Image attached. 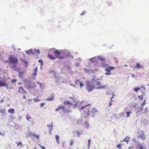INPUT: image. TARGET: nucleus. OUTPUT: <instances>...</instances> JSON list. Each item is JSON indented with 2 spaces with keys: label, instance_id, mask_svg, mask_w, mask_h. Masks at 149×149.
<instances>
[{
  "label": "nucleus",
  "instance_id": "obj_4",
  "mask_svg": "<svg viewBox=\"0 0 149 149\" xmlns=\"http://www.w3.org/2000/svg\"><path fill=\"white\" fill-rule=\"evenodd\" d=\"M116 67H115L109 66L105 69V71H106L105 74L106 75H111V71L113 70Z\"/></svg>",
  "mask_w": 149,
  "mask_h": 149
},
{
  "label": "nucleus",
  "instance_id": "obj_3",
  "mask_svg": "<svg viewBox=\"0 0 149 149\" xmlns=\"http://www.w3.org/2000/svg\"><path fill=\"white\" fill-rule=\"evenodd\" d=\"M19 61L17 58L15 57L13 55L9 56L8 62L10 64H13L12 68L14 70H17V64Z\"/></svg>",
  "mask_w": 149,
  "mask_h": 149
},
{
  "label": "nucleus",
  "instance_id": "obj_47",
  "mask_svg": "<svg viewBox=\"0 0 149 149\" xmlns=\"http://www.w3.org/2000/svg\"><path fill=\"white\" fill-rule=\"evenodd\" d=\"M34 72H36L37 71V68L36 67L35 69H34Z\"/></svg>",
  "mask_w": 149,
  "mask_h": 149
},
{
  "label": "nucleus",
  "instance_id": "obj_22",
  "mask_svg": "<svg viewBox=\"0 0 149 149\" xmlns=\"http://www.w3.org/2000/svg\"><path fill=\"white\" fill-rule=\"evenodd\" d=\"M55 78L56 83H59V82L61 81V79L57 77V78Z\"/></svg>",
  "mask_w": 149,
  "mask_h": 149
},
{
  "label": "nucleus",
  "instance_id": "obj_5",
  "mask_svg": "<svg viewBox=\"0 0 149 149\" xmlns=\"http://www.w3.org/2000/svg\"><path fill=\"white\" fill-rule=\"evenodd\" d=\"M95 86L89 82H88L86 83V89L88 92H91L94 89Z\"/></svg>",
  "mask_w": 149,
  "mask_h": 149
},
{
  "label": "nucleus",
  "instance_id": "obj_32",
  "mask_svg": "<svg viewBox=\"0 0 149 149\" xmlns=\"http://www.w3.org/2000/svg\"><path fill=\"white\" fill-rule=\"evenodd\" d=\"M95 59V57H93L92 58H90V60L91 62L94 63L95 62V61H94Z\"/></svg>",
  "mask_w": 149,
  "mask_h": 149
},
{
  "label": "nucleus",
  "instance_id": "obj_27",
  "mask_svg": "<svg viewBox=\"0 0 149 149\" xmlns=\"http://www.w3.org/2000/svg\"><path fill=\"white\" fill-rule=\"evenodd\" d=\"M140 90V88L139 87H137L136 88H134V90L136 92H138V90Z\"/></svg>",
  "mask_w": 149,
  "mask_h": 149
},
{
  "label": "nucleus",
  "instance_id": "obj_9",
  "mask_svg": "<svg viewBox=\"0 0 149 149\" xmlns=\"http://www.w3.org/2000/svg\"><path fill=\"white\" fill-rule=\"evenodd\" d=\"M140 92L141 93V95H138V97L140 98L141 100H143V96L144 95H145V93L144 92H143L142 91H141Z\"/></svg>",
  "mask_w": 149,
  "mask_h": 149
},
{
  "label": "nucleus",
  "instance_id": "obj_57",
  "mask_svg": "<svg viewBox=\"0 0 149 149\" xmlns=\"http://www.w3.org/2000/svg\"><path fill=\"white\" fill-rule=\"evenodd\" d=\"M134 77V74H132V77Z\"/></svg>",
  "mask_w": 149,
  "mask_h": 149
},
{
  "label": "nucleus",
  "instance_id": "obj_15",
  "mask_svg": "<svg viewBox=\"0 0 149 149\" xmlns=\"http://www.w3.org/2000/svg\"><path fill=\"white\" fill-rule=\"evenodd\" d=\"M142 68V67L140 65V64L139 63H137L134 67V68L137 69H139L140 68Z\"/></svg>",
  "mask_w": 149,
  "mask_h": 149
},
{
  "label": "nucleus",
  "instance_id": "obj_2",
  "mask_svg": "<svg viewBox=\"0 0 149 149\" xmlns=\"http://www.w3.org/2000/svg\"><path fill=\"white\" fill-rule=\"evenodd\" d=\"M54 54H55V57L54 56L48 54V58L52 60H55L56 59V58H58L59 59H64L65 57H67L68 56H69L68 55H66L65 54H64L62 56H60L61 55V52L58 51V50H55L54 51Z\"/></svg>",
  "mask_w": 149,
  "mask_h": 149
},
{
  "label": "nucleus",
  "instance_id": "obj_45",
  "mask_svg": "<svg viewBox=\"0 0 149 149\" xmlns=\"http://www.w3.org/2000/svg\"><path fill=\"white\" fill-rule=\"evenodd\" d=\"M37 83L39 84L40 85L41 87L42 86V84L39 81H37Z\"/></svg>",
  "mask_w": 149,
  "mask_h": 149
},
{
  "label": "nucleus",
  "instance_id": "obj_44",
  "mask_svg": "<svg viewBox=\"0 0 149 149\" xmlns=\"http://www.w3.org/2000/svg\"><path fill=\"white\" fill-rule=\"evenodd\" d=\"M38 62L41 63V65H42L43 62L41 60H38Z\"/></svg>",
  "mask_w": 149,
  "mask_h": 149
},
{
  "label": "nucleus",
  "instance_id": "obj_18",
  "mask_svg": "<svg viewBox=\"0 0 149 149\" xmlns=\"http://www.w3.org/2000/svg\"><path fill=\"white\" fill-rule=\"evenodd\" d=\"M129 139V138L127 136L126 137L124 140L121 142L125 141L127 143H128V142L129 141V140L128 139Z\"/></svg>",
  "mask_w": 149,
  "mask_h": 149
},
{
  "label": "nucleus",
  "instance_id": "obj_1",
  "mask_svg": "<svg viewBox=\"0 0 149 149\" xmlns=\"http://www.w3.org/2000/svg\"><path fill=\"white\" fill-rule=\"evenodd\" d=\"M90 105V104H89L81 108V109H84L85 113L84 117L85 118H88L90 116L93 117L98 113V111L95 108L93 107L91 109V107H88Z\"/></svg>",
  "mask_w": 149,
  "mask_h": 149
},
{
  "label": "nucleus",
  "instance_id": "obj_10",
  "mask_svg": "<svg viewBox=\"0 0 149 149\" xmlns=\"http://www.w3.org/2000/svg\"><path fill=\"white\" fill-rule=\"evenodd\" d=\"M54 96L53 94H52L49 97L47 98L46 99V100L47 101H51L54 99Z\"/></svg>",
  "mask_w": 149,
  "mask_h": 149
},
{
  "label": "nucleus",
  "instance_id": "obj_7",
  "mask_svg": "<svg viewBox=\"0 0 149 149\" xmlns=\"http://www.w3.org/2000/svg\"><path fill=\"white\" fill-rule=\"evenodd\" d=\"M18 92L21 93H26L27 92L23 88L22 86H20L18 88Z\"/></svg>",
  "mask_w": 149,
  "mask_h": 149
},
{
  "label": "nucleus",
  "instance_id": "obj_19",
  "mask_svg": "<svg viewBox=\"0 0 149 149\" xmlns=\"http://www.w3.org/2000/svg\"><path fill=\"white\" fill-rule=\"evenodd\" d=\"M139 149H146V148L141 144H139Z\"/></svg>",
  "mask_w": 149,
  "mask_h": 149
},
{
  "label": "nucleus",
  "instance_id": "obj_16",
  "mask_svg": "<svg viewBox=\"0 0 149 149\" xmlns=\"http://www.w3.org/2000/svg\"><path fill=\"white\" fill-rule=\"evenodd\" d=\"M16 143L17 144V147L19 146L20 147H22L23 146V145L21 141H19L18 142H16Z\"/></svg>",
  "mask_w": 149,
  "mask_h": 149
},
{
  "label": "nucleus",
  "instance_id": "obj_64",
  "mask_svg": "<svg viewBox=\"0 0 149 149\" xmlns=\"http://www.w3.org/2000/svg\"><path fill=\"white\" fill-rule=\"evenodd\" d=\"M129 149H130V148H129Z\"/></svg>",
  "mask_w": 149,
  "mask_h": 149
},
{
  "label": "nucleus",
  "instance_id": "obj_13",
  "mask_svg": "<svg viewBox=\"0 0 149 149\" xmlns=\"http://www.w3.org/2000/svg\"><path fill=\"white\" fill-rule=\"evenodd\" d=\"M26 52L27 54L29 55L32 54L34 53L32 51V49H31L28 51H26Z\"/></svg>",
  "mask_w": 149,
  "mask_h": 149
},
{
  "label": "nucleus",
  "instance_id": "obj_54",
  "mask_svg": "<svg viewBox=\"0 0 149 149\" xmlns=\"http://www.w3.org/2000/svg\"><path fill=\"white\" fill-rule=\"evenodd\" d=\"M3 101V99H2L1 100H0V102L1 103H2Z\"/></svg>",
  "mask_w": 149,
  "mask_h": 149
},
{
  "label": "nucleus",
  "instance_id": "obj_40",
  "mask_svg": "<svg viewBox=\"0 0 149 149\" xmlns=\"http://www.w3.org/2000/svg\"><path fill=\"white\" fill-rule=\"evenodd\" d=\"M79 81V80L78 79H76L75 81V84L76 85V86H78V84H77L78 82Z\"/></svg>",
  "mask_w": 149,
  "mask_h": 149
},
{
  "label": "nucleus",
  "instance_id": "obj_61",
  "mask_svg": "<svg viewBox=\"0 0 149 149\" xmlns=\"http://www.w3.org/2000/svg\"><path fill=\"white\" fill-rule=\"evenodd\" d=\"M69 98H70V99H73V98L72 97H70Z\"/></svg>",
  "mask_w": 149,
  "mask_h": 149
},
{
  "label": "nucleus",
  "instance_id": "obj_43",
  "mask_svg": "<svg viewBox=\"0 0 149 149\" xmlns=\"http://www.w3.org/2000/svg\"><path fill=\"white\" fill-rule=\"evenodd\" d=\"M86 13V11H83L82 13L80 15L81 16V15H84L85 13Z\"/></svg>",
  "mask_w": 149,
  "mask_h": 149
},
{
  "label": "nucleus",
  "instance_id": "obj_33",
  "mask_svg": "<svg viewBox=\"0 0 149 149\" xmlns=\"http://www.w3.org/2000/svg\"><path fill=\"white\" fill-rule=\"evenodd\" d=\"M17 81V80L16 79H13L12 80H11V82L12 83H13L15 82H16Z\"/></svg>",
  "mask_w": 149,
  "mask_h": 149
},
{
  "label": "nucleus",
  "instance_id": "obj_60",
  "mask_svg": "<svg viewBox=\"0 0 149 149\" xmlns=\"http://www.w3.org/2000/svg\"><path fill=\"white\" fill-rule=\"evenodd\" d=\"M28 101H31V102H32V100H31V99H28Z\"/></svg>",
  "mask_w": 149,
  "mask_h": 149
},
{
  "label": "nucleus",
  "instance_id": "obj_29",
  "mask_svg": "<svg viewBox=\"0 0 149 149\" xmlns=\"http://www.w3.org/2000/svg\"><path fill=\"white\" fill-rule=\"evenodd\" d=\"M23 62L24 63L25 65L26 66V67H27L28 65V63L27 61H25L24 60L23 61Z\"/></svg>",
  "mask_w": 149,
  "mask_h": 149
},
{
  "label": "nucleus",
  "instance_id": "obj_53",
  "mask_svg": "<svg viewBox=\"0 0 149 149\" xmlns=\"http://www.w3.org/2000/svg\"><path fill=\"white\" fill-rule=\"evenodd\" d=\"M114 96V95H113V96L111 98V102H112V100H111L113 98V97Z\"/></svg>",
  "mask_w": 149,
  "mask_h": 149
},
{
  "label": "nucleus",
  "instance_id": "obj_59",
  "mask_svg": "<svg viewBox=\"0 0 149 149\" xmlns=\"http://www.w3.org/2000/svg\"><path fill=\"white\" fill-rule=\"evenodd\" d=\"M36 52H38V53H39V52H40V51H39V50H37V51H36Z\"/></svg>",
  "mask_w": 149,
  "mask_h": 149
},
{
  "label": "nucleus",
  "instance_id": "obj_39",
  "mask_svg": "<svg viewBox=\"0 0 149 149\" xmlns=\"http://www.w3.org/2000/svg\"><path fill=\"white\" fill-rule=\"evenodd\" d=\"M33 100L35 102H36L38 101H40V100L38 99H34Z\"/></svg>",
  "mask_w": 149,
  "mask_h": 149
},
{
  "label": "nucleus",
  "instance_id": "obj_38",
  "mask_svg": "<svg viewBox=\"0 0 149 149\" xmlns=\"http://www.w3.org/2000/svg\"><path fill=\"white\" fill-rule=\"evenodd\" d=\"M73 143H74V141H73V140H71L70 141V146H72L73 145Z\"/></svg>",
  "mask_w": 149,
  "mask_h": 149
},
{
  "label": "nucleus",
  "instance_id": "obj_21",
  "mask_svg": "<svg viewBox=\"0 0 149 149\" xmlns=\"http://www.w3.org/2000/svg\"><path fill=\"white\" fill-rule=\"evenodd\" d=\"M6 111V109H0V112L2 113H5Z\"/></svg>",
  "mask_w": 149,
  "mask_h": 149
},
{
  "label": "nucleus",
  "instance_id": "obj_20",
  "mask_svg": "<svg viewBox=\"0 0 149 149\" xmlns=\"http://www.w3.org/2000/svg\"><path fill=\"white\" fill-rule=\"evenodd\" d=\"M98 59L102 61H103L105 60V58L104 57H103L101 56H99L98 57Z\"/></svg>",
  "mask_w": 149,
  "mask_h": 149
},
{
  "label": "nucleus",
  "instance_id": "obj_17",
  "mask_svg": "<svg viewBox=\"0 0 149 149\" xmlns=\"http://www.w3.org/2000/svg\"><path fill=\"white\" fill-rule=\"evenodd\" d=\"M64 104H69L71 105H73V104L70 102V101H65L64 102Z\"/></svg>",
  "mask_w": 149,
  "mask_h": 149
},
{
  "label": "nucleus",
  "instance_id": "obj_56",
  "mask_svg": "<svg viewBox=\"0 0 149 149\" xmlns=\"http://www.w3.org/2000/svg\"><path fill=\"white\" fill-rule=\"evenodd\" d=\"M112 105V103L111 102H110L109 103V107L110 106Z\"/></svg>",
  "mask_w": 149,
  "mask_h": 149
},
{
  "label": "nucleus",
  "instance_id": "obj_11",
  "mask_svg": "<svg viewBox=\"0 0 149 149\" xmlns=\"http://www.w3.org/2000/svg\"><path fill=\"white\" fill-rule=\"evenodd\" d=\"M102 68H107L108 67V64L107 63H106L104 62H102Z\"/></svg>",
  "mask_w": 149,
  "mask_h": 149
},
{
  "label": "nucleus",
  "instance_id": "obj_26",
  "mask_svg": "<svg viewBox=\"0 0 149 149\" xmlns=\"http://www.w3.org/2000/svg\"><path fill=\"white\" fill-rule=\"evenodd\" d=\"M33 136L35 137L37 139H39V135L38 134H33Z\"/></svg>",
  "mask_w": 149,
  "mask_h": 149
},
{
  "label": "nucleus",
  "instance_id": "obj_63",
  "mask_svg": "<svg viewBox=\"0 0 149 149\" xmlns=\"http://www.w3.org/2000/svg\"><path fill=\"white\" fill-rule=\"evenodd\" d=\"M33 149H37V148H35Z\"/></svg>",
  "mask_w": 149,
  "mask_h": 149
},
{
  "label": "nucleus",
  "instance_id": "obj_8",
  "mask_svg": "<svg viewBox=\"0 0 149 149\" xmlns=\"http://www.w3.org/2000/svg\"><path fill=\"white\" fill-rule=\"evenodd\" d=\"M6 86L7 88H8V84L6 83V82L5 83L3 82L2 81L0 80V87H3Z\"/></svg>",
  "mask_w": 149,
  "mask_h": 149
},
{
  "label": "nucleus",
  "instance_id": "obj_55",
  "mask_svg": "<svg viewBox=\"0 0 149 149\" xmlns=\"http://www.w3.org/2000/svg\"><path fill=\"white\" fill-rule=\"evenodd\" d=\"M100 84V82H98L97 83V84H96L97 85H98Z\"/></svg>",
  "mask_w": 149,
  "mask_h": 149
},
{
  "label": "nucleus",
  "instance_id": "obj_12",
  "mask_svg": "<svg viewBox=\"0 0 149 149\" xmlns=\"http://www.w3.org/2000/svg\"><path fill=\"white\" fill-rule=\"evenodd\" d=\"M8 111L9 113L12 114L14 113L15 110L13 109L10 108L8 110Z\"/></svg>",
  "mask_w": 149,
  "mask_h": 149
},
{
  "label": "nucleus",
  "instance_id": "obj_41",
  "mask_svg": "<svg viewBox=\"0 0 149 149\" xmlns=\"http://www.w3.org/2000/svg\"><path fill=\"white\" fill-rule=\"evenodd\" d=\"M109 6H111L112 5V2L108 1L107 3Z\"/></svg>",
  "mask_w": 149,
  "mask_h": 149
},
{
  "label": "nucleus",
  "instance_id": "obj_28",
  "mask_svg": "<svg viewBox=\"0 0 149 149\" xmlns=\"http://www.w3.org/2000/svg\"><path fill=\"white\" fill-rule=\"evenodd\" d=\"M58 110H59L61 109H64V106H59L58 107Z\"/></svg>",
  "mask_w": 149,
  "mask_h": 149
},
{
  "label": "nucleus",
  "instance_id": "obj_46",
  "mask_svg": "<svg viewBox=\"0 0 149 149\" xmlns=\"http://www.w3.org/2000/svg\"><path fill=\"white\" fill-rule=\"evenodd\" d=\"M39 146L42 148V149H45L44 146H42L40 144H39Z\"/></svg>",
  "mask_w": 149,
  "mask_h": 149
},
{
  "label": "nucleus",
  "instance_id": "obj_36",
  "mask_svg": "<svg viewBox=\"0 0 149 149\" xmlns=\"http://www.w3.org/2000/svg\"><path fill=\"white\" fill-rule=\"evenodd\" d=\"M77 133V135L78 136V137H79L80 135L81 134V133L80 132H79V131H76Z\"/></svg>",
  "mask_w": 149,
  "mask_h": 149
},
{
  "label": "nucleus",
  "instance_id": "obj_48",
  "mask_svg": "<svg viewBox=\"0 0 149 149\" xmlns=\"http://www.w3.org/2000/svg\"><path fill=\"white\" fill-rule=\"evenodd\" d=\"M48 127H51V130H50V131H51V130H52V125H48Z\"/></svg>",
  "mask_w": 149,
  "mask_h": 149
},
{
  "label": "nucleus",
  "instance_id": "obj_52",
  "mask_svg": "<svg viewBox=\"0 0 149 149\" xmlns=\"http://www.w3.org/2000/svg\"><path fill=\"white\" fill-rule=\"evenodd\" d=\"M36 73H37L36 72H34V73L33 74V75L35 76H36V74H37Z\"/></svg>",
  "mask_w": 149,
  "mask_h": 149
},
{
  "label": "nucleus",
  "instance_id": "obj_51",
  "mask_svg": "<svg viewBox=\"0 0 149 149\" xmlns=\"http://www.w3.org/2000/svg\"><path fill=\"white\" fill-rule=\"evenodd\" d=\"M70 111H71V110H68L65 111V112H66V113H69L70 112Z\"/></svg>",
  "mask_w": 149,
  "mask_h": 149
},
{
  "label": "nucleus",
  "instance_id": "obj_50",
  "mask_svg": "<svg viewBox=\"0 0 149 149\" xmlns=\"http://www.w3.org/2000/svg\"><path fill=\"white\" fill-rule=\"evenodd\" d=\"M70 85L71 86H73L74 87L76 86V84H75L74 85L72 84H70Z\"/></svg>",
  "mask_w": 149,
  "mask_h": 149
},
{
  "label": "nucleus",
  "instance_id": "obj_6",
  "mask_svg": "<svg viewBox=\"0 0 149 149\" xmlns=\"http://www.w3.org/2000/svg\"><path fill=\"white\" fill-rule=\"evenodd\" d=\"M139 134L138 137L140 138L143 140H145L146 139V135L142 131H140L138 132Z\"/></svg>",
  "mask_w": 149,
  "mask_h": 149
},
{
  "label": "nucleus",
  "instance_id": "obj_30",
  "mask_svg": "<svg viewBox=\"0 0 149 149\" xmlns=\"http://www.w3.org/2000/svg\"><path fill=\"white\" fill-rule=\"evenodd\" d=\"M31 118V117L27 115L26 116V119L28 120H29Z\"/></svg>",
  "mask_w": 149,
  "mask_h": 149
},
{
  "label": "nucleus",
  "instance_id": "obj_23",
  "mask_svg": "<svg viewBox=\"0 0 149 149\" xmlns=\"http://www.w3.org/2000/svg\"><path fill=\"white\" fill-rule=\"evenodd\" d=\"M55 137H56V141L57 143L58 144L59 143V140L60 138L59 137L58 135H56L55 136Z\"/></svg>",
  "mask_w": 149,
  "mask_h": 149
},
{
  "label": "nucleus",
  "instance_id": "obj_24",
  "mask_svg": "<svg viewBox=\"0 0 149 149\" xmlns=\"http://www.w3.org/2000/svg\"><path fill=\"white\" fill-rule=\"evenodd\" d=\"M88 148H89L91 145V140L90 139H88Z\"/></svg>",
  "mask_w": 149,
  "mask_h": 149
},
{
  "label": "nucleus",
  "instance_id": "obj_34",
  "mask_svg": "<svg viewBox=\"0 0 149 149\" xmlns=\"http://www.w3.org/2000/svg\"><path fill=\"white\" fill-rule=\"evenodd\" d=\"M122 145L121 144H118L117 147L119 149H121Z\"/></svg>",
  "mask_w": 149,
  "mask_h": 149
},
{
  "label": "nucleus",
  "instance_id": "obj_42",
  "mask_svg": "<svg viewBox=\"0 0 149 149\" xmlns=\"http://www.w3.org/2000/svg\"><path fill=\"white\" fill-rule=\"evenodd\" d=\"M45 104V103H41L40 104V107H42Z\"/></svg>",
  "mask_w": 149,
  "mask_h": 149
},
{
  "label": "nucleus",
  "instance_id": "obj_58",
  "mask_svg": "<svg viewBox=\"0 0 149 149\" xmlns=\"http://www.w3.org/2000/svg\"><path fill=\"white\" fill-rule=\"evenodd\" d=\"M59 110L57 108L56 109L55 111H58Z\"/></svg>",
  "mask_w": 149,
  "mask_h": 149
},
{
  "label": "nucleus",
  "instance_id": "obj_31",
  "mask_svg": "<svg viewBox=\"0 0 149 149\" xmlns=\"http://www.w3.org/2000/svg\"><path fill=\"white\" fill-rule=\"evenodd\" d=\"M79 85L81 88H82L84 86V84L82 82H79Z\"/></svg>",
  "mask_w": 149,
  "mask_h": 149
},
{
  "label": "nucleus",
  "instance_id": "obj_37",
  "mask_svg": "<svg viewBox=\"0 0 149 149\" xmlns=\"http://www.w3.org/2000/svg\"><path fill=\"white\" fill-rule=\"evenodd\" d=\"M105 86H99L97 88L98 89L104 88L105 87Z\"/></svg>",
  "mask_w": 149,
  "mask_h": 149
},
{
  "label": "nucleus",
  "instance_id": "obj_49",
  "mask_svg": "<svg viewBox=\"0 0 149 149\" xmlns=\"http://www.w3.org/2000/svg\"><path fill=\"white\" fill-rule=\"evenodd\" d=\"M23 98L24 99H26V96L25 95H23Z\"/></svg>",
  "mask_w": 149,
  "mask_h": 149
},
{
  "label": "nucleus",
  "instance_id": "obj_35",
  "mask_svg": "<svg viewBox=\"0 0 149 149\" xmlns=\"http://www.w3.org/2000/svg\"><path fill=\"white\" fill-rule=\"evenodd\" d=\"M131 113V112H127V116L126 117H129L130 116V114Z\"/></svg>",
  "mask_w": 149,
  "mask_h": 149
},
{
  "label": "nucleus",
  "instance_id": "obj_62",
  "mask_svg": "<svg viewBox=\"0 0 149 149\" xmlns=\"http://www.w3.org/2000/svg\"><path fill=\"white\" fill-rule=\"evenodd\" d=\"M8 106H9V107H10V104H8Z\"/></svg>",
  "mask_w": 149,
  "mask_h": 149
},
{
  "label": "nucleus",
  "instance_id": "obj_25",
  "mask_svg": "<svg viewBox=\"0 0 149 149\" xmlns=\"http://www.w3.org/2000/svg\"><path fill=\"white\" fill-rule=\"evenodd\" d=\"M24 72H20L18 74L19 77H22V75L23 73H24Z\"/></svg>",
  "mask_w": 149,
  "mask_h": 149
},
{
  "label": "nucleus",
  "instance_id": "obj_14",
  "mask_svg": "<svg viewBox=\"0 0 149 149\" xmlns=\"http://www.w3.org/2000/svg\"><path fill=\"white\" fill-rule=\"evenodd\" d=\"M49 73L53 75L54 76V78H57V76L56 75V72L54 70H51L49 72Z\"/></svg>",
  "mask_w": 149,
  "mask_h": 149
}]
</instances>
